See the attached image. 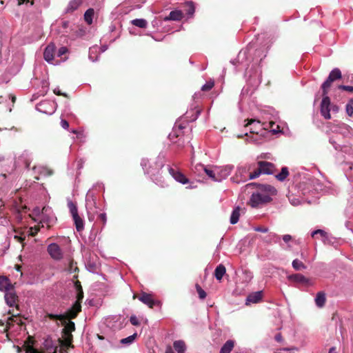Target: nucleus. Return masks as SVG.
<instances>
[{
    "label": "nucleus",
    "mask_w": 353,
    "mask_h": 353,
    "mask_svg": "<svg viewBox=\"0 0 353 353\" xmlns=\"http://www.w3.org/2000/svg\"><path fill=\"white\" fill-rule=\"evenodd\" d=\"M274 123L270 121L268 125L265 123H261L259 120L251 119L248 120V123L245 124V127L250 131V133L253 134L252 137H249L250 141L253 142L256 144H260L262 143L266 134L268 133L267 130L270 127L271 131L276 134L280 132L279 126L276 129L273 128Z\"/></svg>",
    "instance_id": "f257e3e1"
},
{
    "label": "nucleus",
    "mask_w": 353,
    "mask_h": 353,
    "mask_svg": "<svg viewBox=\"0 0 353 353\" xmlns=\"http://www.w3.org/2000/svg\"><path fill=\"white\" fill-rule=\"evenodd\" d=\"M276 194V190L270 185H261L259 190L252 193L250 204L252 208H256L261 204L270 202L271 196Z\"/></svg>",
    "instance_id": "f03ea898"
},
{
    "label": "nucleus",
    "mask_w": 353,
    "mask_h": 353,
    "mask_svg": "<svg viewBox=\"0 0 353 353\" xmlns=\"http://www.w3.org/2000/svg\"><path fill=\"white\" fill-rule=\"evenodd\" d=\"M141 165L147 174H150L152 179L158 185L161 187L168 185L167 183L161 179V176H159L160 170L163 167V159L161 157H159L157 160L153 163L152 165H150V162L148 159H143L141 161Z\"/></svg>",
    "instance_id": "7ed1b4c3"
},
{
    "label": "nucleus",
    "mask_w": 353,
    "mask_h": 353,
    "mask_svg": "<svg viewBox=\"0 0 353 353\" xmlns=\"http://www.w3.org/2000/svg\"><path fill=\"white\" fill-rule=\"evenodd\" d=\"M33 214L38 216L37 220H39L40 223H46L48 227L55 223L56 217L48 206L43 207L41 212L39 208H36L34 209Z\"/></svg>",
    "instance_id": "20e7f679"
},
{
    "label": "nucleus",
    "mask_w": 353,
    "mask_h": 353,
    "mask_svg": "<svg viewBox=\"0 0 353 353\" xmlns=\"http://www.w3.org/2000/svg\"><path fill=\"white\" fill-rule=\"evenodd\" d=\"M274 170L275 167L272 163L260 161L257 163V167L250 173V179H256L261 174H272Z\"/></svg>",
    "instance_id": "39448f33"
},
{
    "label": "nucleus",
    "mask_w": 353,
    "mask_h": 353,
    "mask_svg": "<svg viewBox=\"0 0 353 353\" xmlns=\"http://www.w3.org/2000/svg\"><path fill=\"white\" fill-rule=\"evenodd\" d=\"M252 168V165H246L238 167L235 176L232 178V181L234 183H239L245 182L248 180H252V179H250L251 172L248 174Z\"/></svg>",
    "instance_id": "423d86ee"
},
{
    "label": "nucleus",
    "mask_w": 353,
    "mask_h": 353,
    "mask_svg": "<svg viewBox=\"0 0 353 353\" xmlns=\"http://www.w3.org/2000/svg\"><path fill=\"white\" fill-rule=\"evenodd\" d=\"M342 77L341 70L336 68H334L329 74L327 79L323 83L321 89L324 94H328V89L330 88L333 81L340 79Z\"/></svg>",
    "instance_id": "0eeeda50"
},
{
    "label": "nucleus",
    "mask_w": 353,
    "mask_h": 353,
    "mask_svg": "<svg viewBox=\"0 0 353 353\" xmlns=\"http://www.w3.org/2000/svg\"><path fill=\"white\" fill-rule=\"evenodd\" d=\"M47 251L50 257L54 261H61L63 258V252L57 243H52L49 244Z\"/></svg>",
    "instance_id": "6e6552de"
},
{
    "label": "nucleus",
    "mask_w": 353,
    "mask_h": 353,
    "mask_svg": "<svg viewBox=\"0 0 353 353\" xmlns=\"http://www.w3.org/2000/svg\"><path fill=\"white\" fill-rule=\"evenodd\" d=\"M55 50L56 47L55 45L52 43H50L47 46L44 52H43V57L44 59L49 63L53 64V65H57L60 63V61H55L54 60V55L55 54Z\"/></svg>",
    "instance_id": "1a4fd4ad"
},
{
    "label": "nucleus",
    "mask_w": 353,
    "mask_h": 353,
    "mask_svg": "<svg viewBox=\"0 0 353 353\" xmlns=\"http://www.w3.org/2000/svg\"><path fill=\"white\" fill-rule=\"evenodd\" d=\"M330 99L327 94L323 93V99L321 103V114L325 119H330Z\"/></svg>",
    "instance_id": "9d476101"
},
{
    "label": "nucleus",
    "mask_w": 353,
    "mask_h": 353,
    "mask_svg": "<svg viewBox=\"0 0 353 353\" xmlns=\"http://www.w3.org/2000/svg\"><path fill=\"white\" fill-rule=\"evenodd\" d=\"M168 172L176 181L183 185L189 183V179L179 170L168 167Z\"/></svg>",
    "instance_id": "9b49d317"
},
{
    "label": "nucleus",
    "mask_w": 353,
    "mask_h": 353,
    "mask_svg": "<svg viewBox=\"0 0 353 353\" xmlns=\"http://www.w3.org/2000/svg\"><path fill=\"white\" fill-rule=\"evenodd\" d=\"M37 110L41 112L52 114L55 111L54 104L50 101H43L37 105Z\"/></svg>",
    "instance_id": "f8f14e48"
},
{
    "label": "nucleus",
    "mask_w": 353,
    "mask_h": 353,
    "mask_svg": "<svg viewBox=\"0 0 353 353\" xmlns=\"http://www.w3.org/2000/svg\"><path fill=\"white\" fill-rule=\"evenodd\" d=\"M139 299L150 308H153L154 305H159L160 304V302L154 300L150 294L145 292L141 293Z\"/></svg>",
    "instance_id": "ddd939ff"
},
{
    "label": "nucleus",
    "mask_w": 353,
    "mask_h": 353,
    "mask_svg": "<svg viewBox=\"0 0 353 353\" xmlns=\"http://www.w3.org/2000/svg\"><path fill=\"white\" fill-rule=\"evenodd\" d=\"M232 166L226 165L223 168H216V181H221L223 179L228 176L232 172Z\"/></svg>",
    "instance_id": "4468645a"
},
{
    "label": "nucleus",
    "mask_w": 353,
    "mask_h": 353,
    "mask_svg": "<svg viewBox=\"0 0 353 353\" xmlns=\"http://www.w3.org/2000/svg\"><path fill=\"white\" fill-rule=\"evenodd\" d=\"M5 300L10 307H14L16 305L17 296L13 287L5 292Z\"/></svg>",
    "instance_id": "2eb2a0df"
},
{
    "label": "nucleus",
    "mask_w": 353,
    "mask_h": 353,
    "mask_svg": "<svg viewBox=\"0 0 353 353\" xmlns=\"http://www.w3.org/2000/svg\"><path fill=\"white\" fill-rule=\"evenodd\" d=\"M33 170L34 173L39 174V176H35L37 180H39L40 176H49L53 174L52 170L45 166H34Z\"/></svg>",
    "instance_id": "dca6fc26"
},
{
    "label": "nucleus",
    "mask_w": 353,
    "mask_h": 353,
    "mask_svg": "<svg viewBox=\"0 0 353 353\" xmlns=\"http://www.w3.org/2000/svg\"><path fill=\"white\" fill-rule=\"evenodd\" d=\"M288 279L290 281H294L296 283L310 284V280L301 274H294L288 276Z\"/></svg>",
    "instance_id": "f3484780"
},
{
    "label": "nucleus",
    "mask_w": 353,
    "mask_h": 353,
    "mask_svg": "<svg viewBox=\"0 0 353 353\" xmlns=\"http://www.w3.org/2000/svg\"><path fill=\"white\" fill-rule=\"evenodd\" d=\"M81 305L78 301H76L72 307L68 310L67 315L69 319H74L77 316V314L81 311Z\"/></svg>",
    "instance_id": "a211bd4d"
},
{
    "label": "nucleus",
    "mask_w": 353,
    "mask_h": 353,
    "mask_svg": "<svg viewBox=\"0 0 353 353\" xmlns=\"http://www.w3.org/2000/svg\"><path fill=\"white\" fill-rule=\"evenodd\" d=\"M26 353H57V347L50 346L46 349L45 352H40L32 346L26 347Z\"/></svg>",
    "instance_id": "6ab92c4d"
},
{
    "label": "nucleus",
    "mask_w": 353,
    "mask_h": 353,
    "mask_svg": "<svg viewBox=\"0 0 353 353\" xmlns=\"http://www.w3.org/2000/svg\"><path fill=\"white\" fill-rule=\"evenodd\" d=\"M262 299V292L261 291L253 292L249 294L246 299V304L256 303Z\"/></svg>",
    "instance_id": "aec40b11"
},
{
    "label": "nucleus",
    "mask_w": 353,
    "mask_h": 353,
    "mask_svg": "<svg viewBox=\"0 0 353 353\" xmlns=\"http://www.w3.org/2000/svg\"><path fill=\"white\" fill-rule=\"evenodd\" d=\"M100 54L99 47L97 46H93L92 47L90 48L89 50V59L92 62L97 61Z\"/></svg>",
    "instance_id": "412c9836"
},
{
    "label": "nucleus",
    "mask_w": 353,
    "mask_h": 353,
    "mask_svg": "<svg viewBox=\"0 0 353 353\" xmlns=\"http://www.w3.org/2000/svg\"><path fill=\"white\" fill-rule=\"evenodd\" d=\"M13 286L11 284L10 280L4 276H0V290L1 291H7L9 289L12 288Z\"/></svg>",
    "instance_id": "4be33fe9"
},
{
    "label": "nucleus",
    "mask_w": 353,
    "mask_h": 353,
    "mask_svg": "<svg viewBox=\"0 0 353 353\" xmlns=\"http://www.w3.org/2000/svg\"><path fill=\"white\" fill-rule=\"evenodd\" d=\"M226 272L225 267L222 265L219 264L214 270V276L216 280L221 281L223 279V276Z\"/></svg>",
    "instance_id": "5701e85b"
},
{
    "label": "nucleus",
    "mask_w": 353,
    "mask_h": 353,
    "mask_svg": "<svg viewBox=\"0 0 353 353\" xmlns=\"http://www.w3.org/2000/svg\"><path fill=\"white\" fill-rule=\"evenodd\" d=\"M81 3L82 0H71L66 8V12H72L76 10Z\"/></svg>",
    "instance_id": "b1692460"
},
{
    "label": "nucleus",
    "mask_w": 353,
    "mask_h": 353,
    "mask_svg": "<svg viewBox=\"0 0 353 353\" xmlns=\"http://www.w3.org/2000/svg\"><path fill=\"white\" fill-rule=\"evenodd\" d=\"M234 346V341L228 340L220 350V353H230Z\"/></svg>",
    "instance_id": "393cba45"
},
{
    "label": "nucleus",
    "mask_w": 353,
    "mask_h": 353,
    "mask_svg": "<svg viewBox=\"0 0 353 353\" xmlns=\"http://www.w3.org/2000/svg\"><path fill=\"white\" fill-rule=\"evenodd\" d=\"M325 294L323 292H319L317 293L315 298V303L319 307H322L325 303Z\"/></svg>",
    "instance_id": "a878e982"
},
{
    "label": "nucleus",
    "mask_w": 353,
    "mask_h": 353,
    "mask_svg": "<svg viewBox=\"0 0 353 353\" xmlns=\"http://www.w3.org/2000/svg\"><path fill=\"white\" fill-rule=\"evenodd\" d=\"M173 347L177 353H185L186 347L183 341H176L173 343Z\"/></svg>",
    "instance_id": "bb28decb"
},
{
    "label": "nucleus",
    "mask_w": 353,
    "mask_h": 353,
    "mask_svg": "<svg viewBox=\"0 0 353 353\" xmlns=\"http://www.w3.org/2000/svg\"><path fill=\"white\" fill-rule=\"evenodd\" d=\"M72 219L74 221L77 230L78 232L82 231L84 228L83 220L79 216V214L72 216Z\"/></svg>",
    "instance_id": "cd10ccee"
},
{
    "label": "nucleus",
    "mask_w": 353,
    "mask_h": 353,
    "mask_svg": "<svg viewBox=\"0 0 353 353\" xmlns=\"http://www.w3.org/2000/svg\"><path fill=\"white\" fill-rule=\"evenodd\" d=\"M85 201H86V208H87L88 212L90 213V211H92L93 210V208H96L95 200H94L93 196L88 194L87 196H86Z\"/></svg>",
    "instance_id": "c85d7f7f"
},
{
    "label": "nucleus",
    "mask_w": 353,
    "mask_h": 353,
    "mask_svg": "<svg viewBox=\"0 0 353 353\" xmlns=\"http://www.w3.org/2000/svg\"><path fill=\"white\" fill-rule=\"evenodd\" d=\"M240 216V208L236 207L233 211L232 212L230 222L231 224L234 225L236 224L239 219Z\"/></svg>",
    "instance_id": "c756f323"
},
{
    "label": "nucleus",
    "mask_w": 353,
    "mask_h": 353,
    "mask_svg": "<svg viewBox=\"0 0 353 353\" xmlns=\"http://www.w3.org/2000/svg\"><path fill=\"white\" fill-rule=\"evenodd\" d=\"M182 12L179 10H173L171 11L169 14V16L165 18V20H173V21H179L182 18Z\"/></svg>",
    "instance_id": "7c9ffc66"
},
{
    "label": "nucleus",
    "mask_w": 353,
    "mask_h": 353,
    "mask_svg": "<svg viewBox=\"0 0 353 353\" xmlns=\"http://www.w3.org/2000/svg\"><path fill=\"white\" fill-rule=\"evenodd\" d=\"M334 131L345 136L350 132V127L347 124L340 123L336 127Z\"/></svg>",
    "instance_id": "2f4dec72"
},
{
    "label": "nucleus",
    "mask_w": 353,
    "mask_h": 353,
    "mask_svg": "<svg viewBox=\"0 0 353 353\" xmlns=\"http://www.w3.org/2000/svg\"><path fill=\"white\" fill-rule=\"evenodd\" d=\"M131 23L137 27L141 28H145L148 26V22L144 19H135L131 21Z\"/></svg>",
    "instance_id": "473e14b6"
},
{
    "label": "nucleus",
    "mask_w": 353,
    "mask_h": 353,
    "mask_svg": "<svg viewBox=\"0 0 353 353\" xmlns=\"http://www.w3.org/2000/svg\"><path fill=\"white\" fill-rule=\"evenodd\" d=\"M280 237L275 233H270L265 239V241L268 243H279Z\"/></svg>",
    "instance_id": "72a5a7b5"
},
{
    "label": "nucleus",
    "mask_w": 353,
    "mask_h": 353,
    "mask_svg": "<svg viewBox=\"0 0 353 353\" xmlns=\"http://www.w3.org/2000/svg\"><path fill=\"white\" fill-rule=\"evenodd\" d=\"M68 207L72 216H77L78 214V210L77 205L70 200H68Z\"/></svg>",
    "instance_id": "f704fd0d"
},
{
    "label": "nucleus",
    "mask_w": 353,
    "mask_h": 353,
    "mask_svg": "<svg viewBox=\"0 0 353 353\" xmlns=\"http://www.w3.org/2000/svg\"><path fill=\"white\" fill-rule=\"evenodd\" d=\"M288 174L289 172L288 168L283 167L281 169V172L276 175V178L280 181H283L287 178Z\"/></svg>",
    "instance_id": "c9c22d12"
},
{
    "label": "nucleus",
    "mask_w": 353,
    "mask_h": 353,
    "mask_svg": "<svg viewBox=\"0 0 353 353\" xmlns=\"http://www.w3.org/2000/svg\"><path fill=\"white\" fill-rule=\"evenodd\" d=\"M136 337H137V334L135 333V334L130 335L126 338L122 339L120 341V343H121V344H122L123 345H129L134 341Z\"/></svg>",
    "instance_id": "e433bc0d"
},
{
    "label": "nucleus",
    "mask_w": 353,
    "mask_h": 353,
    "mask_svg": "<svg viewBox=\"0 0 353 353\" xmlns=\"http://www.w3.org/2000/svg\"><path fill=\"white\" fill-rule=\"evenodd\" d=\"M292 265L296 270H301L306 268V266L303 264V263L297 259L292 261Z\"/></svg>",
    "instance_id": "4c0bfd02"
},
{
    "label": "nucleus",
    "mask_w": 353,
    "mask_h": 353,
    "mask_svg": "<svg viewBox=\"0 0 353 353\" xmlns=\"http://www.w3.org/2000/svg\"><path fill=\"white\" fill-rule=\"evenodd\" d=\"M68 52V48L66 47H64V46L61 47L58 50V51L56 53V55H57V57H60L61 58V61H59L60 63L63 62V61H65L67 59L66 57L62 58V56L65 55Z\"/></svg>",
    "instance_id": "58836bf2"
},
{
    "label": "nucleus",
    "mask_w": 353,
    "mask_h": 353,
    "mask_svg": "<svg viewBox=\"0 0 353 353\" xmlns=\"http://www.w3.org/2000/svg\"><path fill=\"white\" fill-rule=\"evenodd\" d=\"M205 168L206 167L204 165L198 163L196 164L194 167H192V170L195 174L200 176L202 174V172H204Z\"/></svg>",
    "instance_id": "ea45409f"
},
{
    "label": "nucleus",
    "mask_w": 353,
    "mask_h": 353,
    "mask_svg": "<svg viewBox=\"0 0 353 353\" xmlns=\"http://www.w3.org/2000/svg\"><path fill=\"white\" fill-rule=\"evenodd\" d=\"M94 15V10L92 8H89L86 10L84 14L85 21L88 23L91 24L92 23V17Z\"/></svg>",
    "instance_id": "a19ab883"
},
{
    "label": "nucleus",
    "mask_w": 353,
    "mask_h": 353,
    "mask_svg": "<svg viewBox=\"0 0 353 353\" xmlns=\"http://www.w3.org/2000/svg\"><path fill=\"white\" fill-rule=\"evenodd\" d=\"M204 172L208 176L209 178L212 179L213 181H216V168L214 170H211L205 168Z\"/></svg>",
    "instance_id": "79ce46f5"
},
{
    "label": "nucleus",
    "mask_w": 353,
    "mask_h": 353,
    "mask_svg": "<svg viewBox=\"0 0 353 353\" xmlns=\"http://www.w3.org/2000/svg\"><path fill=\"white\" fill-rule=\"evenodd\" d=\"M185 7H186L187 14L190 17L192 16L194 12V10H195L194 6L193 3L192 2H187Z\"/></svg>",
    "instance_id": "37998d69"
},
{
    "label": "nucleus",
    "mask_w": 353,
    "mask_h": 353,
    "mask_svg": "<svg viewBox=\"0 0 353 353\" xmlns=\"http://www.w3.org/2000/svg\"><path fill=\"white\" fill-rule=\"evenodd\" d=\"M77 300L76 301H78L81 303V301H82V299L83 298V292L81 286L80 285H77Z\"/></svg>",
    "instance_id": "c03bdc74"
},
{
    "label": "nucleus",
    "mask_w": 353,
    "mask_h": 353,
    "mask_svg": "<svg viewBox=\"0 0 353 353\" xmlns=\"http://www.w3.org/2000/svg\"><path fill=\"white\" fill-rule=\"evenodd\" d=\"M77 270H78V268L77 266V263H74L72 261H70L69 262V265H68V272H69L70 273H73V272H77Z\"/></svg>",
    "instance_id": "a18cd8bd"
},
{
    "label": "nucleus",
    "mask_w": 353,
    "mask_h": 353,
    "mask_svg": "<svg viewBox=\"0 0 353 353\" xmlns=\"http://www.w3.org/2000/svg\"><path fill=\"white\" fill-rule=\"evenodd\" d=\"M196 288L199 298L201 299H204L206 297L205 292L199 285H196Z\"/></svg>",
    "instance_id": "49530a36"
},
{
    "label": "nucleus",
    "mask_w": 353,
    "mask_h": 353,
    "mask_svg": "<svg viewBox=\"0 0 353 353\" xmlns=\"http://www.w3.org/2000/svg\"><path fill=\"white\" fill-rule=\"evenodd\" d=\"M214 86V81H208L201 87L203 91H208L211 90Z\"/></svg>",
    "instance_id": "de8ad7c7"
},
{
    "label": "nucleus",
    "mask_w": 353,
    "mask_h": 353,
    "mask_svg": "<svg viewBox=\"0 0 353 353\" xmlns=\"http://www.w3.org/2000/svg\"><path fill=\"white\" fill-rule=\"evenodd\" d=\"M313 184L315 186V190L317 192H324V190L323 189L322 185L319 183L318 180L314 181Z\"/></svg>",
    "instance_id": "09e8293b"
},
{
    "label": "nucleus",
    "mask_w": 353,
    "mask_h": 353,
    "mask_svg": "<svg viewBox=\"0 0 353 353\" xmlns=\"http://www.w3.org/2000/svg\"><path fill=\"white\" fill-rule=\"evenodd\" d=\"M316 234H320L323 238L325 237L326 232L323 230H316L312 232L311 235L314 237Z\"/></svg>",
    "instance_id": "8fccbe9b"
},
{
    "label": "nucleus",
    "mask_w": 353,
    "mask_h": 353,
    "mask_svg": "<svg viewBox=\"0 0 353 353\" xmlns=\"http://www.w3.org/2000/svg\"><path fill=\"white\" fill-rule=\"evenodd\" d=\"M338 88L340 90H345L350 92H353V86L341 85Z\"/></svg>",
    "instance_id": "3c124183"
},
{
    "label": "nucleus",
    "mask_w": 353,
    "mask_h": 353,
    "mask_svg": "<svg viewBox=\"0 0 353 353\" xmlns=\"http://www.w3.org/2000/svg\"><path fill=\"white\" fill-rule=\"evenodd\" d=\"M346 113L348 116H352L353 114V105L350 103H347L346 105Z\"/></svg>",
    "instance_id": "603ef678"
},
{
    "label": "nucleus",
    "mask_w": 353,
    "mask_h": 353,
    "mask_svg": "<svg viewBox=\"0 0 353 353\" xmlns=\"http://www.w3.org/2000/svg\"><path fill=\"white\" fill-rule=\"evenodd\" d=\"M14 239H16L18 242L19 243H22L24 239H25V236H23L22 234H17L16 233V231H14Z\"/></svg>",
    "instance_id": "864d4df0"
},
{
    "label": "nucleus",
    "mask_w": 353,
    "mask_h": 353,
    "mask_svg": "<svg viewBox=\"0 0 353 353\" xmlns=\"http://www.w3.org/2000/svg\"><path fill=\"white\" fill-rule=\"evenodd\" d=\"M130 321L133 325H138L139 324V319L134 315L130 316Z\"/></svg>",
    "instance_id": "5fc2aeb1"
},
{
    "label": "nucleus",
    "mask_w": 353,
    "mask_h": 353,
    "mask_svg": "<svg viewBox=\"0 0 353 353\" xmlns=\"http://www.w3.org/2000/svg\"><path fill=\"white\" fill-rule=\"evenodd\" d=\"M330 143L333 145L336 150L340 149V144L337 143L333 138H330Z\"/></svg>",
    "instance_id": "6e6d98bb"
},
{
    "label": "nucleus",
    "mask_w": 353,
    "mask_h": 353,
    "mask_svg": "<svg viewBox=\"0 0 353 353\" xmlns=\"http://www.w3.org/2000/svg\"><path fill=\"white\" fill-rule=\"evenodd\" d=\"M61 125L63 129H68L69 128V123L66 120L62 119L61 121Z\"/></svg>",
    "instance_id": "4d7b16f0"
},
{
    "label": "nucleus",
    "mask_w": 353,
    "mask_h": 353,
    "mask_svg": "<svg viewBox=\"0 0 353 353\" xmlns=\"http://www.w3.org/2000/svg\"><path fill=\"white\" fill-rule=\"evenodd\" d=\"M290 199V201L292 205H298L301 203L300 201L298 199H295V198H293V199H290Z\"/></svg>",
    "instance_id": "13d9d810"
},
{
    "label": "nucleus",
    "mask_w": 353,
    "mask_h": 353,
    "mask_svg": "<svg viewBox=\"0 0 353 353\" xmlns=\"http://www.w3.org/2000/svg\"><path fill=\"white\" fill-rule=\"evenodd\" d=\"M99 219L103 221V225L106 223L107 216L105 213H101L99 215Z\"/></svg>",
    "instance_id": "bf43d9fd"
},
{
    "label": "nucleus",
    "mask_w": 353,
    "mask_h": 353,
    "mask_svg": "<svg viewBox=\"0 0 353 353\" xmlns=\"http://www.w3.org/2000/svg\"><path fill=\"white\" fill-rule=\"evenodd\" d=\"M282 239L285 243H288L292 240V236L290 234H285L283 236Z\"/></svg>",
    "instance_id": "052dcab7"
},
{
    "label": "nucleus",
    "mask_w": 353,
    "mask_h": 353,
    "mask_svg": "<svg viewBox=\"0 0 353 353\" xmlns=\"http://www.w3.org/2000/svg\"><path fill=\"white\" fill-rule=\"evenodd\" d=\"M255 231L261 232H267L268 231V228H263V227H257L254 228Z\"/></svg>",
    "instance_id": "680f3d73"
},
{
    "label": "nucleus",
    "mask_w": 353,
    "mask_h": 353,
    "mask_svg": "<svg viewBox=\"0 0 353 353\" xmlns=\"http://www.w3.org/2000/svg\"><path fill=\"white\" fill-rule=\"evenodd\" d=\"M53 92L57 95H63V96L67 97L66 94L62 93L58 88H54Z\"/></svg>",
    "instance_id": "e2e57ef3"
},
{
    "label": "nucleus",
    "mask_w": 353,
    "mask_h": 353,
    "mask_svg": "<svg viewBox=\"0 0 353 353\" xmlns=\"http://www.w3.org/2000/svg\"><path fill=\"white\" fill-rule=\"evenodd\" d=\"M245 274H248V277H247V278H245V279H243V281H244L245 283H248V282H250V281L252 280V276L250 274V273L245 272Z\"/></svg>",
    "instance_id": "0e129e2a"
},
{
    "label": "nucleus",
    "mask_w": 353,
    "mask_h": 353,
    "mask_svg": "<svg viewBox=\"0 0 353 353\" xmlns=\"http://www.w3.org/2000/svg\"><path fill=\"white\" fill-rule=\"evenodd\" d=\"M275 340L278 342H281L283 340L282 336L281 334H278L275 336Z\"/></svg>",
    "instance_id": "69168bd1"
},
{
    "label": "nucleus",
    "mask_w": 353,
    "mask_h": 353,
    "mask_svg": "<svg viewBox=\"0 0 353 353\" xmlns=\"http://www.w3.org/2000/svg\"><path fill=\"white\" fill-rule=\"evenodd\" d=\"M107 50L106 46H102L101 48H99V53H103Z\"/></svg>",
    "instance_id": "338daca9"
},
{
    "label": "nucleus",
    "mask_w": 353,
    "mask_h": 353,
    "mask_svg": "<svg viewBox=\"0 0 353 353\" xmlns=\"http://www.w3.org/2000/svg\"><path fill=\"white\" fill-rule=\"evenodd\" d=\"M165 353H174L171 347H167Z\"/></svg>",
    "instance_id": "774afa93"
}]
</instances>
